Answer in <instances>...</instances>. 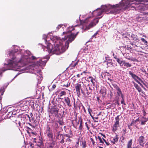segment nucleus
<instances>
[{
  "mask_svg": "<svg viewBox=\"0 0 148 148\" xmlns=\"http://www.w3.org/2000/svg\"><path fill=\"white\" fill-rule=\"evenodd\" d=\"M69 30L66 32H63V34L64 35V37L62 38L63 41L68 39L65 42V46L63 45V41L59 37L56 36V55H60L64 52L69 47L70 43L73 41L75 38L74 34L71 33L70 35H67L68 32H71L75 29L73 27H69Z\"/></svg>",
  "mask_w": 148,
  "mask_h": 148,
  "instance_id": "obj_1",
  "label": "nucleus"
},
{
  "mask_svg": "<svg viewBox=\"0 0 148 148\" xmlns=\"http://www.w3.org/2000/svg\"><path fill=\"white\" fill-rule=\"evenodd\" d=\"M127 6V4L124 3L123 1L120 4H116V5H112L110 4H108L102 5L101 6V8L103 12H107L112 9L110 12V13L116 14L119 12V11L121 10L122 7Z\"/></svg>",
  "mask_w": 148,
  "mask_h": 148,
  "instance_id": "obj_2",
  "label": "nucleus"
},
{
  "mask_svg": "<svg viewBox=\"0 0 148 148\" xmlns=\"http://www.w3.org/2000/svg\"><path fill=\"white\" fill-rule=\"evenodd\" d=\"M17 52V50H12L10 52V55L12 56V60H8V63L6 65L8 67H10V68H8L5 69H2V70L3 72H4L5 71L8 70H10L13 68H17L18 62H20V61H16L15 60L16 57H14L15 54Z\"/></svg>",
  "mask_w": 148,
  "mask_h": 148,
  "instance_id": "obj_3",
  "label": "nucleus"
},
{
  "mask_svg": "<svg viewBox=\"0 0 148 148\" xmlns=\"http://www.w3.org/2000/svg\"><path fill=\"white\" fill-rule=\"evenodd\" d=\"M47 37L46 38H44V39L46 43H47V49L49 53L50 54L52 53V54H55L56 53V48H55V46H54V47L53 48V46L52 45L51 43H47Z\"/></svg>",
  "mask_w": 148,
  "mask_h": 148,
  "instance_id": "obj_4",
  "label": "nucleus"
},
{
  "mask_svg": "<svg viewBox=\"0 0 148 148\" xmlns=\"http://www.w3.org/2000/svg\"><path fill=\"white\" fill-rule=\"evenodd\" d=\"M64 112L61 109H58L57 108H56V113H57V117H58H58L60 118V119H59L58 122L61 125H63L64 124V122L63 121L62 119V116Z\"/></svg>",
  "mask_w": 148,
  "mask_h": 148,
  "instance_id": "obj_5",
  "label": "nucleus"
},
{
  "mask_svg": "<svg viewBox=\"0 0 148 148\" xmlns=\"http://www.w3.org/2000/svg\"><path fill=\"white\" fill-rule=\"evenodd\" d=\"M61 82H56V83H57V86L59 87H68L70 86V83H69L67 79H63L61 80Z\"/></svg>",
  "mask_w": 148,
  "mask_h": 148,
  "instance_id": "obj_6",
  "label": "nucleus"
},
{
  "mask_svg": "<svg viewBox=\"0 0 148 148\" xmlns=\"http://www.w3.org/2000/svg\"><path fill=\"white\" fill-rule=\"evenodd\" d=\"M115 121L112 127V131L115 132L118 129V127L119 126V121H120L119 115H118L115 118Z\"/></svg>",
  "mask_w": 148,
  "mask_h": 148,
  "instance_id": "obj_7",
  "label": "nucleus"
},
{
  "mask_svg": "<svg viewBox=\"0 0 148 148\" xmlns=\"http://www.w3.org/2000/svg\"><path fill=\"white\" fill-rule=\"evenodd\" d=\"M21 121H19L18 122V124L19 126L21 127H22L23 126V125H24L25 122H23L22 120H23V121H24V120L25 119V118H26V116H27L29 119H30V117L29 116V115L28 114H25L23 115L21 114Z\"/></svg>",
  "mask_w": 148,
  "mask_h": 148,
  "instance_id": "obj_8",
  "label": "nucleus"
},
{
  "mask_svg": "<svg viewBox=\"0 0 148 148\" xmlns=\"http://www.w3.org/2000/svg\"><path fill=\"white\" fill-rule=\"evenodd\" d=\"M21 121H19L18 122V124L19 126L21 127H22L23 126V125H24L25 122H23L22 120H23V121H24V120L25 119V118H26V116H27L29 119H30V117L29 116V115L28 114H25L23 115L21 114Z\"/></svg>",
  "mask_w": 148,
  "mask_h": 148,
  "instance_id": "obj_9",
  "label": "nucleus"
},
{
  "mask_svg": "<svg viewBox=\"0 0 148 148\" xmlns=\"http://www.w3.org/2000/svg\"><path fill=\"white\" fill-rule=\"evenodd\" d=\"M46 132L47 136L49 138L50 140H51V141H53V133L52 131L50 130V127L49 126H47Z\"/></svg>",
  "mask_w": 148,
  "mask_h": 148,
  "instance_id": "obj_10",
  "label": "nucleus"
},
{
  "mask_svg": "<svg viewBox=\"0 0 148 148\" xmlns=\"http://www.w3.org/2000/svg\"><path fill=\"white\" fill-rule=\"evenodd\" d=\"M129 74L132 77L134 80L138 83H140V82L138 80L142 82V80L140 77L135 74H134L131 71H129Z\"/></svg>",
  "mask_w": 148,
  "mask_h": 148,
  "instance_id": "obj_11",
  "label": "nucleus"
},
{
  "mask_svg": "<svg viewBox=\"0 0 148 148\" xmlns=\"http://www.w3.org/2000/svg\"><path fill=\"white\" fill-rule=\"evenodd\" d=\"M43 59L40 60L38 61L36 63L37 66H45L47 61L48 59H47L45 60H43Z\"/></svg>",
  "mask_w": 148,
  "mask_h": 148,
  "instance_id": "obj_12",
  "label": "nucleus"
},
{
  "mask_svg": "<svg viewBox=\"0 0 148 148\" xmlns=\"http://www.w3.org/2000/svg\"><path fill=\"white\" fill-rule=\"evenodd\" d=\"M148 121V117L146 118L144 116H142L140 119V125H145Z\"/></svg>",
  "mask_w": 148,
  "mask_h": 148,
  "instance_id": "obj_13",
  "label": "nucleus"
},
{
  "mask_svg": "<svg viewBox=\"0 0 148 148\" xmlns=\"http://www.w3.org/2000/svg\"><path fill=\"white\" fill-rule=\"evenodd\" d=\"M138 142L140 145L143 147L145 142V138L143 136H141L139 137Z\"/></svg>",
  "mask_w": 148,
  "mask_h": 148,
  "instance_id": "obj_14",
  "label": "nucleus"
},
{
  "mask_svg": "<svg viewBox=\"0 0 148 148\" xmlns=\"http://www.w3.org/2000/svg\"><path fill=\"white\" fill-rule=\"evenodd\" d=\"M21 116V115H17V114H14V116H12L11 119L13 122L16 123Z\"/></svg>",
  "mask_w": 148,
  "mask_h": 148,
  "instance_id": "obj_15",
  "label": "nucleus"
},
{
  "mask_svg": "<svg viewBox=\"0 0 148 148\" xmlns=\"http://www.w3.org/2000/svg\"><path fill=\"white\" fill-rule=\"evenodd\" d=\"M133 83L134 84V86L139 92H141L144 95H145V92L142 90L139 86L134 82H133Z\"/></svg>",
  "mask_w": 148,
  "mask_h": 148,
  "instance_id": "obj_16",
  "label": "nucleus"
},
{
  "mask_svg": "<svg viewBox=\"0 0 148 148\" xmlns=\"http://www.w3.org/2000/svg\"><path fill=\"white\" fill-rule=\"evenodd\" d=\"M57 139L59 140L58 143H63L64 142V138L62 135L58 134L57 135V137H56Z\"/></svg>",
  "mask_w": 148,
  "mask_h": 148,
  "instance_id": "obj_17",
  "label": "nucleus"
},
{
  "mask_svg": "<svg viewBox=\"0 0 148 148\" xmlns=\"http://www.w3.org/2000/svg\"><path fill=\"white\" fill-rule=\"evenodd\" d=\"M81 87V85L80 84L78 83L76 84V85L75 86V88L77 95H80V90Z\"/></svg>",
  "mask_w": 148,
  "mask_h": 148,
  "instance_id": "obj_18",
  "label": "nucleus"
},
{
  "mask_svg": "<svg viewBox=\"0 0 148 148\" xmlns=\"http://www.w3.org/2000/svg\"><path fill=\"white\" fill-rule=\"evenodd\" d=\"M64 101L67 105L69 107H71L72 106V104L71 103L70 98L67 97H64Z\"/></svg>",
  "mask_w": 148,
  "mask_h": 148,
  "instance_id": "obj_19",
  "label": "nucleus"
},
{
  "mask_svg": "<svg viewBox=\"0 0 148 148\" xmlns=\"http://www.w3.org/2000/svg\"><path fill=\"white\" fill-rule=\"evenodd\" d=\"M116 60L121 66H123L124 65L125 61L120 60L119 58H116Z\"/></svg>",
  "mask_w": 148,
  "mask_h": 148,
  "instance_id": "obj_20",
  "label": "nucleus"
},
{
  "mask_svg": "<svg viewBox=\"0 0 148 148\" xmlns=\"http://www.w3.org/2000/svg\"><path fill=\"white\" fill-rule=\"evenodd\" d=\"M86 94L89 97H90L92 94V90L90 88V87H89V89H87L86 88Z\"/></svg>",
  "mask_w": 148,
  "mask_h": 148,
  "instance_id": "obj_21",
  "label": "nucleus"
},
{
  "mask_svg": "<svg viewBox=\"0 0 148 148\" xmlns=\"http://www.w3.org/2000/svg\"><path fill=\"white\" fill-rule=\"evenodd\" d=\"M100 92L102 94V96L105 97L106 94V89L105 88H102L100 90Z\"/></svg>",
  "mask_w": 148,
  "mask_h": 148,
  "instance_id": "obj_22",
  "label": "nucleus"
},
{
  "mask_svg": "<svg viewBox=\"0 0 148 148\" xmlns=\"http://www.w3.org/2000/svg\"><path fill=\"white\" fill-rule=\"evenodd\" d=\"M15 112H9L7 114V117L11 119L12 116H14V114H15V113H14Z\"/></svg>",
  "mask_w": 148,
  "mask_h": 148,
  "instance_id": "obj_23",
  "label": "nucleus"
},
{
  "mask_svg": "<svg viewBox=\"0 0 148 148\" xmlns=\"http://www.w3.org/2000/svg\"><path fill=\"white\" fill-rule=\"evenodd\" d=\"M79 60H78L76 62H72L70 65V66L73 68H75V67L78 64Z\"/></svg>",
  "mask_w": 148,
  "mask_h": 148,
  "instance_id": "obj_24",
  "label": "nucleus"
},
{
  "mask_svg": "<svg viewBox=\"0 0 148 148\" xmlns=\"http://www.w3.org/2000/svg\"><path fill=\"white\" fill-rule=\"evenodd\" d=\"M118 135L116 134L115 137L113 139V141H112L113 143L114 144L115 142H116L118 141Z\"/></svg>",
  "mask_w": 148,
  "mask_h": 148,
  "instance_id": "obj_25",
  "label": "nucleus"
},
{
  "mask_svg": "<svg viewBox=\"0 0 148 148\" xmlns=\"http://www.w3.org/2000/svg\"><path fill=\"white\" fill-rule=\"evenodd\" d=\"M136 35L134 34H132L131 35V37L133 40L136 41H137L138 40V38L136 37Z\"/></svg>",
  "mask_w": 148,
  "mask_h": 148,
  "instance_id": "obj_26",
  "label": "nucleus"
},
{
  "mask_svg": "<svg viewBox=\"0 0 148 148\" xmlns=\"http://www.w3.org/2000/svg\"><path fill=\"white\" fill-rule=\"evenodd\" d=\"M132 139H131L128 141L127 145L128 148H130L131 147V146L132 143Z\"/></svg>",
  "mask_w": 148,
  "mask_h": 148,
  "instance_id": "obj_27",
  "label": "nucleus"
},
{
  "mask_svg": "<svg viewBox=\"0 0 148 148\" xmlns=\"http://www.w3.org/2000/svg\"><path fill=\"white\" fill-rule=\"evenodd\" d=\"M88 112L90 114V116L92 118V119H94V117L91 114V112H92V110L90 108V107H88Z\"/></svg>",
  "mask_w": 148,
  "mask_h": 148,
  "instance_id": "obj_28",
  "label": "nucleus"
},
{
  "mask_svg": "<svg viewBox=\"0 0 148 148\" xmlns=\"http://www.w3.org/2000/svg\"><path fill=\"white\" fill-rule=\"evenodd\" d=\"M62 77L61 76V75H59L56 78V80L57 81V82H61V80H62Z\"/></svg>",
  "mask_w": 148,
  "mask_h": 148,
  "instance_id": "obj_29",
  "label": "nucleus"
},
{
  "mask_svg": "<svg viewBox=\"0 0 148 148\" xmlns=\"http://www.w3.org/2000/svg\"><path fill=\"white\" fill-rule=\"evenodd\" d=\"M125 66H126L127 67H130L132 66V65L128 62H125L124 65Z\"/></svg>",
  "mask_w": 148,
  "mask_h": 148,
  "instance_id": "obj_30",
  "label": "nucleus"
},
{
  "mask_svg": "<svg viewBox=\"0 0 148 148\" xmlns=\"http://www.w3.org/2000/svg\"><path fill=\"white\" fill-rule=\"evenodd\" d=\"M94 26V23L93 22H91L89 25L87 27L88 29H89L91 28L92 27Z\"/></svg>",
  "mask_w": 148,
  "mask_h": 148,
  "instance_id": "obj_31",
  "label": "nucleus"
},
{
  "mask_svg": "<svg viewBox=\"0 0 148 148\" xmlns=\"http://www.w3.org/2000/svg\"><path fill=\"white\" fill-rule=\"evenodd\" d=\"M51 112L52 114H53L54 115H56V108H51Z\"/></svg>",
  "mask_w": 148,
  "mask_h": 148,
  "instance_id": "obj_32",
  "label": "nucleus"
},
{
  "mask_svg": "<svg viewBox=\"0 0 148 148\" xmlns=\"http://www.w3.org/2000/svg\"><path fill=\"white\" fill-rule=\"evenodd\" d=\"M86 142L85 140H82V147L83 148H84L86 147Z\"/></svg>",
  "mask_w": 148,
  "mask_h": 148,
  "instance_id": "obj_33",
  "label": "nucleus"
},
{
  "mask_svg": "<svg viewBox=\"0 0 148 148\" xmlns=\"http://www.w3.org/2000/svg\"><path fill=\"white\" fill-rule=\"evenodd\" d=\"M89 79H90V81L94 85L95 84V82H94V80H95V79H94L91 76L89 77H88Z\"/></svg>",
  "mask_w": 148,
  "mask_h": 148,
  "instance_id": "obj_34",
  "label": "nucleus"
},
{
  "mask_svg": "<svg viewBox=\"0 0 148 148\" xmlns=\"http://www.w3.org/2000/svg\"><path fill=\"white\" fill-rule=\"evenodd\" d=\"M52 143H51L49 144V146L50 147H53L55 145V142L53 141H51Z\"/></svg>",
  "mask_w": 148,
  "mask_h": 148,
  "instance_id": "obj_35",
  "label": "nucleus"
},
{
  "mask_svg": "<svg viewBox=\"0 0 148 148\" xmlns=\"http://www.w3.org/2000/svg\"><path fill=\"white\" fill-rule=\"evenodd\" d=\"M66 94V92L65 91H61L59 94V96L62 97L63 95H64Z\"/></svg>",
  "mask_w": 148,
  "mask_h": 148,
  "instance_id": "obj_36",
  "label": "nucleus"
},
{
  "mask_svg": "<svg viewBox=\"0 0 148 148\" xmlns=\"http://www.w3.org/2000/svg\"><path fill=\"white\" fill-rule=\"evenodd\" d=\"M141 41L144 42V44L146 45H147L148 43V42L146 41L144 38H142L141 39Z\"/></svg>",
  "mask_w": 148,
  "mask_h": 148,
  "instance_id": "obj_37",
  "label": "nucleus"
},
{
  "mask_svg": "<svg viewBox=\"0 0 148 148\" xmlns=\"http://www.w3.org/2000/svg\"><path fill=\"white\" fill-rule=\"evenodd\" d=\"M134 121H132L131 123L128 125V127L131 130H132V129L131 128V127L134 124Z\"/></svg>",
  "mask_w": 148,
  "mask_h": 148,
  "instance_id": "obj_38",
  "label": "nucleus"
},
{
  "mask_svg": "<svg viewBox=\"0 0 148 148\" xmlns=\"http://www.w3.org/2000/svg\"><path fill=\"white\" fill-rule=\"evenodd\" d=\"M114 87L117 90L120 89L119 87L116 84H113Z\"/></svg>",
  "mask_w": 148,
  "mask_h": 148,
  "instance_id": "obj_39",
  "label": "nucleus"
},
{
  "mask_svg": "<svg viewBox=\"0 0 148 148\" xmlns=\"http://www.w3.org/2000/svg\"><path fill=\"white\" fill-rule=\"evenodd\" d=\"M62 25H59L56 28L57 30H58L59 29H61L63 28V27H62Z\"/></svg>",
  "mask_w": 148,
  "mask_h": 148,
  "instance_id": "obj_40",
  "label": "nucleus"
},
{
  "mask_svg": "<svg viewBox=\"0 0 148 148\" xmlns=\"http://www.w3.org/2000/svg\"><path fill=\"white\" fill-rule=\"evenodd\" d=\"M117 92V93L118 95L120 96L121 94H122V92L121 91V89L120 88L118 90Z\"/></svg>",
  "mask_w": 148,
  "mask_h": 148,
  "instance_id": "obj_41",
  "label": "nucleus"
},
{
  "mask_svg": "<svg viewBox=\"0 0 148 148\" xmlns=\"http://www.w3.org/2000/svg\"><path fill=\"white\" fill-rule=\"evenodd\" d=\"M103 12L102 10L101 11H99V12L97 14V16H99L101 15Z\"/></svg>",
  "mask_w": 148,
  "mask_h": 148,
  "instance_id": "obj_42",
  "label": "nucleus"
},
{
  "mask_svg": "<svg viewBox=\"0 0 148 148\" xmlns=\"http://www.w3.org/2000/svg\"><path fill=\"white\" fill-rule=\"evenodd\" d=\"M51 41H52L53 42H54L55 43H56V37H54L52 38H51Z\"/></svg>",
  "mask_w": 148,
  "mask_h": 148,
  "instance_id": "obj_43",
  "label": "nucleus"
},
{
  "mask_svg": "<svg viewBox=\"0 0 148 148\" xmlns=\"http://www.w3.org/2000/svg\"><path fill=\"white\" fill-rule=\"evenodd\" d=\"M143 116H144L145 117L146 114L147 113L144 110V108L143 110Z\"/></svg>",
  "mask_w": 148,
  "mask_h": 148,
  "instance_id": "obj_44",
  "label": "nucleus"
},
{
  "mask_svg": "<svg viewBox=\"0 0 148 148\" xmlns=\"http://www.w3.org/2000/svg\"><path fill=\"white\" fill-rule=\"evenodd\" d=\"M82 128L83 126L82 125H80L79 126V130H80V131H82Z\"/></svg>",
  "mask_w": 148,
  "mask_h": 148,
  "instance_id": "obj_45",
  "label": "nucleus"
},
{
  "mask_svg": "<svg viewBox=\"0 0 148 148\" xmlns=\"http://www.w3.org/2000/svg\"><path fill=\"white\" fill-rule=\"evenodd\" d=\"M98 139L99 140L100 143H103V142L102 140V139L100 137L98 136Z\"/></svg>",
  "mask_w": 148,
  "mask_h": 148,
  "instance_id": "obj_46",
  "label": "nucleus"
},
{
  "mask_svg": "<svg viewBox=\"0 0 148 148\" xmlns=\"http://www.w3.org/2000/svg\"><path fill=\"white\" fill-rule=\"evenodd\" d=\"M85 125L87 127L88 130H89L90 128H89V127L88 126V125L87 124V122L85 123Z\"/></svg>",
  "mask_w": 148,
  "mask_h": 148,
  "instance_id": "obj_47",
  "label": "nucleus"
},
{
  "mask_svg": "<svg viewBox=\"0 0 148 148\" xmlns=\"http://www.w3.org/2000/svg\"><path fill=\"white\" fill-rule=\"evenodd\" d=\"M90 139L91 142H92V144L93 145H94V144L95 143V142H94L93 139L92 138H90Z\"/></svg>",
  "mask_w": 148,
  "mask_h": 148,
  "instance_id": "obj_48",
  "label": "nucleus"
},
{
  "mask_svg": "<svg viewBox=\"0 0 148 148\" xmlns=\"http://www.w3.org/2000/svg\"><path fill=\"white\" fill-rule=\"evenodd\" d=\"M107 73V74H105L104 75V77L105 78H106V77H107V76H108L110 75V74L109 73Z\"/></svg>",
  "mask_w": 148,
  "mask_h": 148,
  "instance_id": "obj_49",
  "label": "nucleus"
},
{
  "mask_svg": "<svg viewBox=\"0 0 148 148\" xmlns=\"http://www.w3.org/2000/svg\"><path fill=\"white\" fill-rule=\"evenodd\" d=\"M97 100L99 103H100L101 102V100L100 99V97H97Z\"/></svg>",
  "mask_w": 148,
  "mask_h": 148,
  "instance_id": "obj_50",
  "label": "nucleus"
},
{
  "mask_svg": "<svg viewBox=\"0 0 148 148\" xmlns=\"http://www.w3.org/2000/svg\"><path fill=\"white\" fill-rule=\"evenodd\" d=\"M103 140H104V142H105L106 145H109L110 143H109L107 142L106 141V140H105L104 139H103Z\"/></svg>",
  "mask_w": 148,
  "mask_h": 148,
  "instance_id": "obj_51",
  "label": "nucleus"
},
{
  "mask_svg": "<svg viewBox=\"0 0 148 148\" xmlns=\"http://www.w3.org/2000/svg\"><path fill=\"white\" fill-rule=\"evenodd\" d=\"M112 105L113 106H115V105H116V103H113L112 105H110L109 106H108V108H110L111 107H112Z\"/></svg>",
  "mask_w": 148,
  "mask_h": 148,
  "instance_id": "obj_52",
  "label": "nucleus"
},
{
  "mask_svg": "<svg viewBox=\"0 0 148 148\" xmlns=\"http://www.w3.org/2000/svg\"><path fill=\"white\" fill-rule=\"evenodd\" d=\"M31 58L32 60H36L37 59V58H36L35 56H32Z\"/></svg>",
  "mask_w": 148,
  "mask_h": 148,
  "instance_id": "obj_53",
  "label": "nucleus"
},
{
  "mask_svg": "<svg viewBox=\"0 0 148 148\" xmlns=\"http://www.w3.org/2000/svg\"><path fill=\"white\" fill-rule=\"evenodd\" d=\"M30 115L31 116L32 118L31 120H32L33 121V120H34V117H32V116H33V114L32 113H31L30 114Z\"/></svg>",
  "mask_w": 148,
  "mask_h": 148,
  "instance_id": "obj_54",
  "label": "nucleus"
},
{
  "mask_svg": "<svg viewBox=\"0 0 148 148\" xmlns=\"http://www.w3.org/2000/svg\"><path fill=\"white\" fill-rule=\"evenodd\" d=\"M121 104H124V105H125V103L124 101V100L123 99L121 101Z\"/></svg>",
  "mask_w": 148,
  "mask_h": 148,
  "instance_id": "obj_55",
  "label": "nucleus"
},
{
  "mask_svg": "<svg viewBox=\"0 0 148 148\" xmlns=\"http://www.w3.org/2000/svg\"><path fill=\"white\" fill-rule=\"evenodd\" d=\"M36 144L38 146V147H40L41 144L40 143H38V144L36 143V144H35V145Z\"/></svg>",
  "mask_w": 148,
  "mask_h": 148,
  "instance_id": "obj_56",
  "label": "nucleus"
},
{
  "mask_svg": "<svg viewBox=\"0 0 148 148\" xmlns=\"http://www.w3.org/2000/svg\"><path fill=\"white\" fill-rule=\"evenodd\" d=\"M82 108H83V109L84 110V112H85V113H86V111L84 107V106H83Z\"/></svg>",
  "mask_w": 148,
  "mask_h": 148,
  "instance_id": "obj_57",
  "label": "nucleus"
},
{
  "mask_svg": "<svg viewBox=\"0 0 148 148\" xmlns=\"http://www.w3.org/2000/svg\"><path fill=\"white\" fill-rule=\"evenodd\" d=\"M97 32H96V33H95L93 35L92 37H95V36L97 35Z\"/></svg>",
  "mask_w": 148,
  "mask_h": 148,
  "instance_id": "obj_58",
  "label": "nucleus"
},
{
  "mask_svg": "<svg viewBox=\"0 0 148 148\" xmlns=\"http://www.w3.org/2000/svg\"><path fill=\"white\" fill-rule=\"evenodd\" d=\"M82 122H83L82 119H81L80 125H82Z\"/></svg>",
  "mask_w": 148,
  "mask_h": 148,
  "instance_id": "obj_59",
  "label": "nucleus"
},
{
  "mask_svg": "<svg viewBox=\"0 0 148 148\" xmlns=\"http://www.w3.org/2000/svg\"><path fill=\"white\" fill-rule=\"evenodd\" d=\"M140 121V120L139 119V118H138V119H136L135 121V122H136L138 121Z\"/></svg>",
  "mask_w": 148,
  "mask_h": 148,
  "instance_id": "obj_60",
  "label": "nucleus"
},
{
  "mask_svg": "<svg viewBox=\"0 0 148 148\" xmlns=\"http://www.w3.org/2000/svg\"><path fill=\"white\" fill-rule=\"evenodd\" d=\"M30 146L32 147H34V145L33 144H31L30 145Z\"/></svg>",
  "mask_w": 148,
  "mask_h": 148,
  "instance_id": "obj_61",
  "label": "nucleus"
},
{
  "mask_svg": "<svg viewBox=\"0 0 148 148\" xmlns=\"http://www.w3.org/2000/svg\"><path fill=\"white\" fill-rule=\"evenodd\" d=\"M56 88V85L54 84L52 86V88L53 89H54Z\"/></svg>",
  "mask_w": 148,
  "mask_h": 148,
  "instance_id": "obj_62",
  "label": "nucleus"
},
{
  "mask_svg": "<svg viewBox=\"0 0 148 148\" xmlns=\"http://www.w3.org/2000/svg\"><path fill=\"white\" fill-rule=\"evenodd\" d=\"M145 146H146L147 148L148 147V142H147L146 144H145Z\"/></svg>",
  "mask_w": 148,
  "mask_h": 148,
  "instance_id": "obj_63",
  "label": "nucleus"
},
{
  "mask_svg": "<svg viewBox=\"0 0 148 148\" xmlns=\"http://www.w3.org/2000/svg\"><path fill=\"white\" fill-rule=\"evenodd\" d=\"M79 33V32H77L75 34H74V36H75V38L76 37V36H77Z\"/></svg>",
  "mask_w": 148,
  "mask_h": 148,
  "instance_id": "obj_64",
  "label": "nucleus"
}]
</instances>
